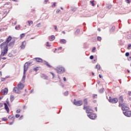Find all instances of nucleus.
I'll return each mask as SVG.
<instances>
[{"instance_id": "obj_5", "label": "nucleus", "mask_w": 131, "mask_h": 131, "mask_svg": "<svg viewBox=\"0 0 131 131\" xmlns=\"http://www.w3.org/2000/svg\"><path fill=\"white\" fill-rule=\"evenodd\" d=\"M57 73L59 74H62V73H64L65 72V68L63 67H58L57 68Z\"/></svg>"}, {"instance_id": "obj_38", "label": "nucleus", "mask_w": 131, "mask_h": 131, "mask_svg": "<svg viewBox=\"0 0 131 131\" xmlns=\"http://www.w3.org/2000/svg\"><path fill=\"white\" fill-rule=\"evenodd\" d=\"M71 10L73 12H75L76 10V8L75 7H73L71 8Z\"/></svg>"}, {"instance_id": "obj_17", "label": "nucleus", "mask_w": 131, "mask_h": 131, "mask_svg": "<svg viewBox=\"0 0 131 131\" xmlns=\"http://www.w3.org/2000/svg\"><path fill=\"white\" fill-rule=\"evenodd\" d=\"M9 90L7 88H5L4 90H2V93H3V95H7L8 94Z\"/></svg>"}, {"instance_id": "obj_56", "label": "nucleus", "mask_w": 131, "mask_h": 131, "mask_svg": "<svg viewBox=\"0 0 131 131\" xmlns=\"http://www.w3.org/2000/svg\"><path fill=\"white\" fill-rule=\"evenodd\" d=\"M51 74H52V76H53V78H54V77H55V74H54L53 73H51Z\"/></svg>"}, {"instance_id": "obj_16", "label": "nucleus", "mask_w": 131, "mask_h": 131, "mask_svg": "<svg viewBox=\"0 0 131 131\" xmlns=\"http://www.w3.org/2000/svg\"><path fill=\"white\" fill-rule=\"evenodd\" d=\"M17 87L19 90H23L24 89V84L20 83V84L17 85Z\"/></svg>"}, {"instance_id": "obj_30", "label": "nucleus", "mask_w": 131, "mask_h": 131, "mask_svg": "<svg viewBox=\"0 0 131 131\" xmlns=\"http://www.w3.org/2000/svg\"><path fill=\"white\" fill-rule=\"evenodd\" d=\"M99 93H100V94H103L104 93V88H102L101 89H100L99 91Z\"/></svg>"}, {"instance_id": "obj_50", "label": "nucleus", "mask_w": 131, "mask_h": 131, "mask_svg": "<svg viewBox=\"0 0 131 131\" xmlns=\"http://www.w3.org/2000/svg\"><path fill=\"white\" fill-rule=\"evenodd\" d=\"M6 103L7 104V105L10 106V102H9V101L7 100Z\"/></svg>"}, {"instance_id": "obj_42", "label": "nucleus", "mask_w": 131, "mask_h": 131, "mask_svg": "<svg viewBox=\"0 0 131 131\" xmlns=\"http://www.w3.org/2000/svg\"><path fill=\"white\" fill-rule=\"evenodd\" d=\"M97 40H99V41L102 40V37L100 36L97 37Z\"/></svg>"}, {"instance_id": "obj_23", "label": "nucleus", "mask_w": 131, "mask_h": 131, "mask_svg": "<svg viewBox=\"0 0 131 131\" xmlns=\"http://www.w3.org/2000/svg\"><path fill=\"white\" fill-rule=\"evenodd\" d=\"M41 77L42 78H44V79H48V76H46L43 74H41Z\"/></svg>"}, {"instance_id": "obj_6", "label": "nucleus", "mask_w": 131, "mask_h": 131, "mask_svg": "<svg viewBox=\"0 0 131 131\" xmlns=\"http://www.w3.org/2000/svg\"><path fill=\"white\" fill-rule=\"evenodd\" d=\"M119 107H121V106H122V105L123 104V101H124V100L123 99V97H122V96H121L119 97Z\"/></svg>"}, {"instance_id": "obj_15", "label": "nucleus", "mask_w": 131, "mask_h": 131, "mask_svg": "<svg viewBox=\"0 0 131 131\" xmlns=\"http://www.w3.org/2000/svg\"><path fill=\"white\" fill-rule=\"evenodd\" d=\"M93 112H94V111L89 106L88 108H87V110L86 111V113H88V114H92Z\"/></svg>"}, {"instance_id": "obj_12", "label": "nucleus", "mask_w": 131, "mask_h": 131, "mask_svg": "<svg viewBox=\"0 0 131 131\" xmlns=\"http://www.w3.org/2000/svg\"><path fill=\"white\" fill-rule=\"evenodd\" d=\"M13 93H15V94H20L21 93V91L18 89L17 87H14L13 90Z\"/></svg>"}, {"instance_id": "obj_52", "label": "nucleus", "mask_w": 131, "mask_h": 131, "mask_svg": "<svg viewBox=\"0 0 131 131\" xmlns=\"http://www.w3.org/2000/svg\"><path fill=\"white\" fill-rule=\"evenodd\" d=\"M34 71L36 72L38 70V67L34 69Z\"/></svg>"}, {"instance_id": "obj_46", "label": "nucleus", "mask_w": 131, "mask_h": 131, "mask_svg": "<svg viewBox=\"0 0 131 131\" xmlns=\"http://www.w3.org/2000/svg\"><path fill=\"white\" fill-rule=\"evenodd\" d=\"M47 47H51V45H50V42L48 41V42H47Z\"/></svg>"}, {"instance_id": "obj_54", "label": "nucleus", "mask_w": 131, "mask_h": 131, "mask_svg": "<svg viewBox=\"0 0 131 131\" xmlns=\"http://www.w3.org/2000/svg\"><path fill=\"white\" fill-rule=\"evenodd\" d=\"M54 27L55 30H58V28H57V26H54Z\"/></svg>"}, {"instance_id": "obj_36", "label": "nucleus", "mask_w": 131, "mask_h": 131, "mask_svg": "<svg viewBox=\"0 0 131 131\" xmlns=\"http://www.w3.org/2000/svg\"><path fill=\"white\" fill-rule=\"evenodd\" d=\"M28 23L29 24V26H30V24H33V21H32V20L28 21Z\"/></svg>"}, {"instance_id": "obj_59", "label": "nucleus", "mask_w": 131, "mask_h": 131, "mask_svg": "<svg viewBox=\"0 0 131 131\" xmlns=\"http://www.w3.org/2000/svg\"><path fill=\"white\" fill-rule=\"evenodd\" d=\"M20 111H21V110H17L16 111V113H20Z\"/></svg>"}, {"instance_id": "obj_35", "label": "nucleus", "mask_w": 131, "mask_h": 131, "mask_svg": "<svg viewBox=\"0 0 131 131\" xmlns=\"http://www.w3.org/2000/svg\"><path fill=\"white\" fill-rule=\"evenodd\" d=\"M92 53H96V47H93L92 50Z\"/></svg>"}, {"instance_id": "obj_33", "label": "nucleus", "mask_w": 131, "mask_h": 131, "mask_svg": "<svg viewBox=\"0 0 131 131\" xmlns=\"http://www.w3.org/2000/svg\"><path fill=\"white\" fill-rule=\"evenodd\" d=\"M93 99H97V98H98V95L93 94Z\"/></svg>"}, {"instance_id": "obj_14", "label": "nucleus", "mask_w": 131, "mask_h": 131, "mask_svg": "<svg viewBox=\"0 0 131 131\" xmlns=\"http://www.w3.org/2000/svg\"><path fill=\"white\" fill-rule=\"evenodd\" d=\"M4 105L5 110L7 111V113H9V112H10V108H9L8 104H7L6 103H4Z\"/></svg>"}, {"instance_id": "obj_44", "label": "nucleus", "mask_w": 131, "mask_h": 131, "mask_svg": "<svg viewBox=\"0 0 131 131\" xmlns=\"http://www.w3.org/2000/svg\"><path fill=\"white\" fill-rule=\"evenodd\" d=\"M129 56V52H126L125 53V56L126 57H128Z\"/></svg>"}, {"instance_id": "obj_39", "label": "nucleus", "mask_w": 131, "mask_h": 131, "mask_svg": "<svg viewBox=\"0 0 131 131\" xmlns=\"http://www.w3.org/2000/svg\"><path fill=\"white\" fill-rule=\"evenodd\" d=\"M24 36H25V34L22 33V34H20V38H23V37H24Z\"/></svg>"}, {"instance_id": "obj_43", "label": "nucleus", "mask_w": 131, "mask_h": 131, "mask_svg": "<svg viewBox=\"0 0 131 131\" xmlns=\"http://www.w3.org/2000/svg\"><path fill=\"white\" fill-rule=\"evenodd\" d=\"M111 30V31H114V30H115V26L112 27Z\"/></svg>"}, {"instance_id": "obj_40", "label": "nucleus", "mask_w": 131, "mask_h": 131, "mask_svg": "<svg viewBox=\"0 0 131 131\" xmlns=\"http://www.w3.org/2000/svg\"><path fill=\"white\" fill-rule=\"evenodd\" d=\"M2 121H7V120H8V119L6 118H3L2 119Z\"/></svg>"}, {"instance_id": "obj_10", "label": "nucleus", "mask_w": 131, "mask_h": 131, "mask_svg": "<svg viewBox=\"0 0 131 131\" xmlns=\"http://www.w3.org/2000/svg\"><path fill=\"white\" fill-rule=\"evenodd\" d=\"M83 102H82V101L79 100L77 101H74V105H75L76 106H81Z\"/></svg>"}, {"instance_id": "obj_49", "label": "nucleus", "mask_w": 131, "mask_h": 131, "mask_svg": "<svg viewBox=\"0 0 131 131\" xmlns=\"http://www.w3.org/2000/svg\"><path fill=\"white\" fill-rule=\"evenodd\" d=\"M15 117H16V118H19V117H20V115L16 114L15 115Z\"/></svg>"}, {"instance_id": "obj_31", "label": "nucleus", "mask_w": 131, "mask_h": 131, "mask_svg": "<svg viewBox=\"0 0 131 131\" xmlns=\"http://www.w3.org/2000/svg\"><path fill=\"white\" fill-rule=\"evenodd\" d=\"M86 106V105H83V110H86H86H88V108H89V106Z\"/></svg>"}, {"instance_id": "obj_7", "label": "nucleus", "mask_w": 131, "mask_h": 131, "mask_svg": "<svg viewBox=\"0 0 131 131\" xmlns=\"http://www.w3.org/2000/svg\"><path fill=\"white\" fill-rule=\"evenodd\" d=\"M88 117L90 119H96L97 118V115L96 114H90L88 115Z\"/></svg>"}, {"instance_id": "obj_62", "label": "nucleus", "mask_w": 131, "mask_h": 131, "mask_svg": "<svg viewBox=\"0 0 131 131\" xmlns=\"http://www.w3.org/2000/svg\"><path fill=\"white\" fill-rule=\"evenodd\" d=\"M61 10H60V9H58L57 11H56V13H59V12H60Z\"/></svg>"}, {"instance_id": "obj_4", "label": "nucleus", "mask_w": 131, "mask_h": 131, "mask_svg": "<svg viewBox=\"0 0 131 131\" xmlns=\"http://www.w3.org/2000/svg\"><path fill=\"white\" fill-rule=\"evenodd\" d=\"M108 101L110 103H112L113 104H116V103L118 102V99L117 98H112L111 97H110Z\"/></svg>"}, {"instance_id": "obj_58", "label": "nucleus", "mask_w": 131, "mask_h": 131, "mask_svg": "<svg viewBox=\"0 0 131 131\" xmlns=\"http://www.w3.org/2000/svg\"><path fill=\"white\" fill-rule=\"evenodd\" d=\"M13 123H14V120L12 122H10L9 124H10V125H12V124H13Z\"/></svg>"}, {"instance_id": "obj_63", "label": "nucleus", "mask_w": 131, "mask_h": 131, "mask_svg": "<svg viewBox=\"0 0 131 131\" xmlns=\"http://www.w3.org/2000/svg\"><path fill=\"white\" fill-rule=\"evenodd\" d=\"M0 107H3V103L0 102Z\"/></svg>"}, {"instance_id": "obj_64", "label": "nucleus", "mask_w": 131, "mask_h": 131, "mask_svg": "<svg viewBox=\"0 0 131 131\" xmlns=\"http://www.w3.org/2000/svg\"><path fill=\"white\" fill-rule=\"evenodd\" d=\"M63 81H66V77H63Z\"/></svg>"}, {"instance_id": "obj_57", "label": "nucleus", "mask_w": 131, "mask_h": 131, "mask_svg": "<svg viewBox=\"0 0 131 131\" xmlns=\"http://www.w3.org/2000/svg\"><path fill=\"white\" fill-rule=\"evenodd\" d=\"M128 96H131V91L128 92Z\"/></svg>"}, {"instance_id": "obj_1", "label": "nucleus", "mask_w": 131, "mask_h": 131, "mask_svg": "<svg viewBox=\"0 0 131 131\" xmlns=\"http://www.w3.org/2000/svg\"><path fill=\"white\" fill-rule=\"evenodd\" d=\"M9 51V46L8 45H5L3 46V49H1V56H5V55H6V54H8V51Z\"/></svg>"}, {"instance_id": "obj_2", "label": "nucleus", "mask_w": 131, "mask_h": 131, "mask_svg": "<svg viewBox=\"0 0 131 131\" xmlns=\"http://www.w3.org/2000/svg\"><path fill=\"white\" fill-rule=\"evenodd\" d=\"M12 40V36H9L6 39V41L1 43L0 45V49H3L4 46H8L9 42Z\"/></svg>"}, {"instance_id": "obj_24", "label": "nucleus", "mask_w": 131, "mask_h": 131, "mask_svg": "<svg viewBox=\"0 0 131 131\" xmlns=\"http://www.w3.org/2000/svg\"><path fill=\"white\" fill-rule=\"evenodd\" d=\"M9 12H10V10H9L8 11L7 10H4V15H5L4 17H6V16H7L8 14H9Z\"/></svg>"}, {"instance_id": "obj_20", "label": "nucleus", "mask_w": 131, "mask_h": 131, "mask_svg": "<svg viewBox=\"0 0 131 131\" xmlns=\"http://www.w3.org/2000/svg\"><path fill=\"white\" fill-rule=\"evenodd\" d=\"M44 64L47 66V67H49V68H52V66L50 65L49 64V62H48L46 61H44Z\"/></svg>"}, {"instance_id": "obj_11", "label": "nucleus", "mask_w": 131, "mask_h": 131, "mask_svg": "<svg viewBox=\"0 0 131 131\" xmlns=\"http://www.w3.org/2000/svg\"><path fill=\"white\" fill-rule=\"evenodd\" d=\"M123 113L127 117H130L131 116V111H126V112H123Z\"/></svg>"}, {"instance_id": "obj_34", "label": "nucleus", "mask_w": 131, "mask_h": 131, "mask_svg": "<svg viewBox=\"0 0 131 131\" xmlns=\"http://www.w3.org/2000/svg\"><path fill=\"white\" fill-rule=\"evenodd\" d=\"M80 30L79 29H77V30L75 31V34H78V33H79V32H80Z\"/></svg>"}, {"instance_id": "obj_45", "label": "nucleus", "mask_w": 131, "mask_h": 131, "mask_svg": "<svg viewBox=\"0 0 131 131\" xmlns=\"http://www.w3.org/2000/svg\"><path fill=\"white\" fill-rule=\"evenodd\" d=\"M8 56L11 58V57H13V54H12V53H9Z\"/></svg>"}, {"instance_id": "obj_28", "label": "nucleus", "mask_w": 131, "mask_h": 131, "mask_svg": "<svg viewBox=\"0 0 131 131\" xmlns=\"http://www.w3.org/2000/svg\"><path fill=\"white\" fill-rule=\"evenodd\" d=\"M94 3H95V1H94V0L90 1V3L91 4V5L93 7H95Z\"/></svg>"}, {"instance_id": "obj_25", "label": "nucleus", "mask_w": 131, "mask_h": 131, "mask_svg": "<svg viewBox=\"0 0 131 131\" xmlns=\"http://www.w3.org/2000/svg\"><path fill=\"white\" fill-rule=\"evenodd\" d=\"M60 43H63V44L66 43V40L64 39H60Z\"/></svg>"}, {"instance_id": "obj_53", "label": "nucleus", "mask_w": 131, "mask_h": 131, "mask_svg": "<svg viewBox=\"0 0 131 131\" xmlns=\"http://www.w3.org/2000/svg\"><path fill=\"white\" fill-rule=\"evenodd\" d=\"M130 47H131V45L129 44L127 47L128 50H130Z\"/></svg>"}, {"instance_id": "obj_29", "label": "nucleus", "mask_w": 131, "mask_h": 131, "mask_svg": "<svg viewBox=\"0 0 131 131\" xmlns=\"http://www.w3.org/2000/svg\"><path fill=\"white\" fill-rule=\"evenodd\" d=\"M14 95H11L10 96V101H11V102H13L14 101Z\"/></svg>"}, {"instance_id": "obj_22", "label": "nucleus", "mask_w": 131, "mask_h": 131, "mask_svg": "<svg viewBox=\"0 0 131 131\" xmlns=\"http://www.w3.org/2000/svg\"><path fill=\"white\" fill-rule=\"evenodd\" d=\"M55 36L52 35V36L50 37L49 40H50V41H53V40H55Z\"/></svg>"}, {"instance_id": "obj_55", "label": "nucleus", "mask_w": 131, "mask_h": 131, "mask_svg": "<svg viewBox=\"0 0 131 131\" xmlns=\"http://www.w3.org/2000/svg\"><path fill=\"white\" fill-rule=\"evenodd\" d=\"M48 2H49V0H45L44 4H47Z\"/></svg>"}, {"instance_id": "obj_8", "label": "nucleus", "mask_w": 131, "mask_h": 131, "mask_svg": "<svg viewBox=\"0 0 131 131\" xmlns=\"http://www.w3.org/2000/svg\"><path fill=\"white\" fill-rule=\"evenodd\" d=\"M26 71H27L26 69H24L23 76L21 79V82H23V83L25 82V78H26Z\"/></svg>"}, {"instance_id": "obj_3", "label": "nucleus", "mask_w": 131, "mask_h": 131, "mask_svg": "<svg viewBox=\"0 0 131 131\" xmlns=\"http://www.w3.org/2000/svg\"><path fill=\"white\" fill-rule=\"evenodd\" d=\"M30 65H34V63H33V60H31V61L26 62L24 66V69H26V70L27 71V70H28V67Z\"/></svg>"}, {"instance_id": "obj_60", "label": "nucleus", "mask_w": 131, "mask_h": 131, "mask_svg": "<svg viewBox=\"0 0 131 131\" xmlns=\"http://www.w3.org/2000/svg\"><path fill=\"white\" fill-rule=\"evenodd\" d=\"M127 4H130V1L129 0H126Z\"/></svg>"}, {"instance_id": "obj_61", "label": "nucleus", "mask_w": 131, "mask_h": 131, "mask_svg": "<svg viewBox=\"0 0 131 131\" xmlns=\"http://www.w3.org/2000/svg\"><path fill=\"white\" fill-rule=\"evenodd\" d=\"M8 5H9V3H7L4 5V7H6V6H8Z\"/></svg>"}, {"instance_id": "obj_18", "label": "nucleus", "mask_w": 131, "mask_h": 131, "mask_svg": "<svg viewBox=\"0 0 131 131\" xmlns=\"http://www.w3.org/2000/svg\"><path fill=\"white\" fill-rule=\"evenodd\" d=\"M14 45H15V40H13V41H12L9 43L8 46L9 47H10V48H13Z\"/></svg>"}, {"instance_id": "obj_27", "label": "nucleus", "mask_w": 131, "mask_h": 131, "mask_svg": "<svg viewBox=\"0 0 131 131\" xmlns=\"http://www.w3.org/2000/svg\"><path fill=\"white\" fill-rule=\"evenodd\" d=\"M95 68L96 69H98V70H100L101 69V67L100 66V65L97 64L95 67Z\"/></svg>"}, {"instance_id": "obj_41", "label": "nucleus", "mask_w": 131, "mask_h": 131, "mask_svg": "<svg viewBox=\"0 0 131 131\" xmlns=\"http://www.w3.org/2000/svg\"><path fill=\"white\" fill-rule=\"evenodd\" d=\"M41 24H40V23H39V24H37V25H36V27H37L38 28H39V27H40Z\"/></svg>"}, {"instance_id": "obj_51", "label": "nucleus", "mask_w": 131, "mask_h": 131, "mask_svg": "<svg viewBox=\"0 0 131 131\" xmlns=\"http://www.w3.org/2000/svg\"><path fill=\"white\" fill-rule=\"evenodd\" d=\"M55 7H56V2H54L53 5L52 6V8H55Z\"/></svg>"}, {"instance_id": "obj_26", "label": "nucleus", "mask_w": 131, "mask_h": 131, "mask_svg": "<svg viewBox=\"0 0 131 131\" xmlns=\"http://www.w3.org/2000/svg\"><path fill=\"white\" fill-rule=\"evenodd\" d=\"M106 7L107 9H110L111 8H112V5L111 4H106Z\"/></svg>"}, {"instance_id": "obj_37", "label": "nucleus", "mask_w": 131, "mask_h": 131, "mask_svg": "<svg viewBox=\"0 0 131 131\" xmlns=\"http://www.w3.org/2000/svg\"><path fill=\"white\" fill-rule=\"evenodd\" d=\"M63 95H64V96H68V95H69V92H68V91H66L63 93Z\"/></svg>"}, {"instance_id": "obj_32", "label": "nucleus", "mask_w": 131, "mask_h": 131, "mask_svg": "<svg viewBox=\"0 0 131 131\" xmlns=\"http://www.w3.org/2000/svg\"><path fill=\"white\" fill-rule=\"evenodd\" d=\"M8 118H9V119H11L12 120H14V119H15V117H14V116L11 117V116H9L8 117Z\"/></svg>"}, {"instance_id": "obj_48", "label": "nucleus", "mask_w": 131, "mask_h": 131, "mask_svg": "<svg viewBox=\"0 0 131 131\" xmlns=\"http://www.w3.org/2000/svg\"><path fill=\"white\" fill-rule=\"evenodd\" d=\"M18 28H20V25H18L17 27L16 26V27H15V29L16 30H18Z\"/></svg>"}, {"instance_id": "obj_21", "label": "nucleus", "mask_w": 131, "mask_h": 131, "mask_svg": "<svg viewBox=\"0 0 131 131\" xmlns=\"http://www.w3.org/2000/svg\"><path fill=\"white\" fill-rule=\"evenodd\" d=\"M83 105L84 106H87V105H88V99L85 98L83 100Z\"/></svg>"}, {"instance_id": "obj_13", "label": "nucleus", "mask_w": 131, "mask_h": 131, "mask_svg": "<svg viewBox=\"0 0 131 131\" xmlns=\"http://www.w3.org/2000/svg\"><path fill=\"white\" fill-rule=\"evenodd\" d=\"M33 60H35L37 63H42V59L39 57L34 58Z\"/></svg>"}, {"instance_id": "obj_47", "label": "nucleus", "mask_w": 131, "mask_h": 131, "mask_svg": "<svg viewBox=\"0 0 131 131\" xmlns=\"http://www.w3.org/2000/svg\"><path fill=\"white\" fill-rule=\"evenodd\" d=\"M90 60H93L94 59V55H91L90 56Z\"/></svg>"}, {"instance_id": "obj_19", "label": "nucleus", "mask_w": 131, "mask_h": 131, "mask_svg": "<svg viewBox=\"0 0 131 131\" xmlns=\"http://www.w3.org/2000/svg\"><path fill=\"white\" fill-rule=\"evenodd\" d=\"M25 45H26V41H25L22 42L21 45L20 46V49H21L22 50H24V49H25Z\"/></svg>"}, {"instance_id": "obj_9", "label": "nucleus", "mask_w": 131, "mask_h": 131, "mask_svg": "<svg viewBox=\"0 0 131 131\" xmlns=\"http://www.w3.org/2000/svg\"><path fill=\"white\" fill-rule=\"evenodd\" d=\"M121 109L123 111H127V110H129V107H127L125 103H123L121 105Z\"/></svg>"}]
</instances>
